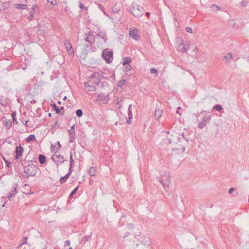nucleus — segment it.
Wrapping results in <instances>:
<instances>
[{"instance_id": "obj_1", "label": "nucleus", "mask_w": 249, "mask_h": 249, "mask_svg": "<svg viewBox=\"0 0 249 249\" xmlns=\"http://www.w3.org/2000/svg\"><path fill=\"white\" fill-rule=\"evenodd\" d=\"M24 171L22 173L23 177L26 178H29L30 177H34L36 175L37 170V167L34 165H28L24 168Z\"/></svg>"}, {"instance_id": "obj_2", "label": "nucleus", "mask_w": 249, "mask_h": 249, "mask_svg": "<svg viewBox=\"0 0 249 249\" xmlns=\"http://www.w3.org/2000/svg\"><path fill=\"white\" fill-rule=\"evenodd\" d=\"M130 12L135 17H141L144 13L143 8L136 3H132L129 8Z\"/></svg>"}, {"instance_id": "obj_3", "label": "nucleus", "mask_w": 249, "mask_h": 249, "mask_svg": "<svg viewBox=\"0 0 249 249\" xmlns=\"http://www.w3.org/2000/svg\"><path fill=\"white\" fill-rule=\"evenodd\" d=\"M102 56L106 63H110L113 60V52L109 51L108 49H104L102 53Z\"/></svg>"}, {"instance_id": "obj_4", "label": "nucleus", "mask_w": 249, "mask_h": 249, "mask_svg": "<svg viewBox=\"0 0 249 249\" xmlns=\"http://www.w3.org/2000/svg\"><path fill=\"white\" fill-rule=\"evenodd\" d=\"M160 182L161 183L164 188L169 187L170 184V176L168 173H165L161 176Z\"/></svg>"}, {"instance_id": "obj_5", "label": "nucleus", "mask_w": 249, "mask_h": 249, "mask_svg": "<svg viewBox=\"0 0 249 249\" xmlns=\"http://www.w3.org/2000/svg\"><path fill=\"white\" fill-rule=\"evenodd\" d=\"M101 80V77L100 73L94 72L91 76L89 77L88 81H89V83H91L96 86L99 84Z\"/></svg>"}, {"instance_id": "obj_6", "label": "nucleus", "mask_w": 249, "mask_h": 249, "mask_svg": "<svg viewBox=\"0 0 249 249\" xmlns=\"http://www.w3.org/2000/svg\"><path fill=\"white\" fill-rule=\"evenodd\" d=\"M176 42L177 43V49L178 51L181 53H185L187 52L188 48L186 47L183 40L181 38H177Z\"/></svg>"}, {"instance_id": "obj_7", "label": "nucleus", "mask_w": 249, "mask_h": 249, "mask_svg": "<svg viewBox=\"0 0 249 249\" xmlns=\"http://www.w3.org/2000/svg\"><path fill=\"white\" fill-rule=\"evenodd\" d=\"M130 36L136 40H139L140 38V32L138 29L132 27L129 29Z\"/></svg>"}, {"instance_id": "obj_8", "label": "nucleus", "mask_w": 249, "mask_h": 249, "mask_svg": "<svg viewBox=\"0 0 249 249\" xmlns=\"http://www.w3.org/2000/svg\"><path fill=\"white\" fill-rule=\"evenodd\" d=\"M84 89L85 91H93L96 90L95 86L91 83H89V81L84 83Z\"/></svg>"}, {"instance_id": "obj_9", "label": "nucleus", "mask_w": 249, "mask_h": 249, "mask_svg": "<svg viewBox=\"0 0 249 249\" xmlns=\"http://www.w3.org/2000/svg\"><path fill=\"white\" fill-rule=\"evenodd\" d=\"M84 39L86 42L89 43H93L94 42V36L91 32H89L88 34H85Z\"/></svg>"}, {"instance_id": "obj_10", "label": "nucleus", "mask_w": 249, "mask_h": 249, "mask_svg": "<svg viewBox=\"0 0 249 249\" xmlns=\"http://www.w3.org/2000/svg\"><path fill=\"white\" fill-rule=\"evenodd\" d=\"M23 148L21 146H17L16 148L15 153V159L18 160L20 158V157L22 155L23 153Z\"/></svg>"}, {"instance_id": "obj_11", "label": "nucleus", "mask_w": 249, "mask_h": 249, "mask_svg": "<svg viewBox=\"0 0 249 249\" xmlns=\"http://www.w3.org/2000/svg\"><path fill=\"white\" fill-rule=\"evenodd\" d=\"M210 120L211 116L204 117L203 119V120L199 123L198 127L201 129L204 128L206 124L209 123Z\"/></svg>"}, {"instance_id": "obj_12", "label": "nucleus", "mask_w": 249, "mask_h": 249, "mask_svg": "<svg viewBox=\"0 0 249 249\" xmlns=\"http://www.w3.org/2000/svg\"><path fill=\"white\" fill-rule=\"evenodd\" d=\"M52 159L57 165L64 162L63 156L60 155H54L52 156Z\"/></svg>"}, {"instance_id": "obj_13", "label": "nucleus", "mask_w": 249, "mask_h": 249, "mask_svg": "<svg viewBox=\"0 0 249 249\" xmlns=\"http://www.w3.org/2000/svg\"><path fill=\"white\" fill-rule=\"evenodd\" d=\"M65 47L69 54H71L73 53V50L72 45L70 41L67 40L64 43Z\"/></svg>"}, {"instance_id": "obj_14", "label": "nucleus", "mask_w": 249, "mask_h": 249, "mask_svg": "<svg viewBox=\"0 0 249 249\" xmlns=\"http://www.w3.org/2000/svg\"><path fill=\"white\" fill-rule=\"evenodd\" d=\"M97 100L107 102L108 101V94H105L104 93H100L97 96Z\"/></svg>"}, {"instance_id": "obj_15", "label": "nucleus", "mask_w": 249, "mask_h": 249, "mask_svg": "<svg viewBox=\"0 0 249 249\" xmlns=\"http://www.w3.org/2000/svg\"><path fill=\"white\" fill-rule=\"evenodd\" d=\"M128 115V119L127 120V123L128 124L131 123V120L132 118V105H129L128 108V111H127Z\"/></svg>"}, {"instance_id": "obj_16", "label": "nucleus", "mask_w": 249, "mask_h": 249, "mask_svg": "<svg viewBox=\"0 0 249 249\" xmlns=\"http://www.w3.org/2000/svg\"><path fill=\"white\" fill-rule=\"evenodd\" d=\"M92 235V233L90 232L89 235H86L84 237H83L80 241V243L85 244L86 243V242L88 241L90 239Z\"/></svg>"}, {"instance_id": "obj_17", "label": "nucleus", "mask_w": 249, "mask_h": 249, "mask_svg": "<svg viewBox=\"0 0 249 249\" xmlns=\"http://www.w3.org/2000/svg\"><path fill=\"white\" fill-rule=\"evenodd\" d=\"M12 122L10 120L5 119L3 121V124L7 129H9L12 126Z\"/></svg>"}, {"instance_id": "obj_18", "label": "nucleus", "mask_w": 249, "mask_h": 249, "mask_svg": "<svg viewBox=\"0 0 249 249\" xmlns=\"http://www.w3.org/2000/svg\"><path fill=\"white\" fill-rule=\"evenodd\" d=\"M162 110L160 109V108H156L155 114H154V117L156 120H158L162 114Z\"/></svg>"}, {"instance_id": "obj_19", "label": "nucleus", "mask_w": 249, "mask_h": 249, "mask_svg": "<svg viewBox=\"0 0 249 249\" xmlns=\"http://www.w3.org/2000/svg\"><path fill=\"white\" fill-rule=\"evenodd\" d=\"M17 192V187H14L13 189L7 195V197L10 199L11 197H14Z\"/></svg>"}, {"instance_id": "obj_20", "label": "nucleus", "mask_w": 249, "mask_h": 249, "mask_svg": "<svg viewBox=\"0 0 249 249\" xmlns=\"http://www.w3.org/2000/svg\"><path fill=\"white\" fill-rule=\"evenodd\" d=\"M15 8L18 9L25 10L27 9V5L25 4H16Z\"/></svg>"}, {"instance_id": "obj_21", "label": "nucleus", "mask_w": 249, "mask_h": 249, "mask_svg": "<svg viewBox=\"0 0 249 249\" xmlns=\"http://www.w3.org/2000/svg\"><path fill=\"white\" fill-rule=\"evenodd\" d=\"M38 160L41 164L45 163L46 161V158L45 156L42 154L39 155L38 157Z\"/></svg>"}, {"instance_id": "obj_22", "label": "nucleus", "mask_w": 249, "mask_h": 249, "mask_svg": "<svg viewBox=\"0 0 249 249\" xmlns=\"http://www.w3.org/2000/svg\"><path fill=\"white\" fill-rule=\"evenodd\" d=\"M52 107L53 108L54 110H55L56 112L58 114H61V115H63L64 114V113L63 112H61V111H60V108H59V107L58 106H57L55 104H53V105H51Z\"/></svg>"}, {"instance_id": "obj_23", "label": "nucleus", "mask_w": 249, "mask_h": 249, "mask_svg": "<svg viewBox=\"0 0 249 249\" xmlns=\"http://www.w3.org/2000/svg\"><path fill=\"white\" fill-rule=\"evenodd\" d=\"M32 11H33L34 13H39V7L37 4H34L32 5Z\"/></svg>"}, {"instance_id": "obj_24", "label": "nucleus", "mask_w": 249, "mask_h": 249, "mask_svg": "<svg viewBox=\"0 0 249 249\" xmlns=\"http://www.w3.org/2000/svg\"><path fill=\"white\" fill-rule=\"evenodd\" d=\"M34 140H36V137L34 134L30 135L28 137L26 138V141L27 142H29L31 141Z\"/></svg>"}, {"instance_id": "obj_25", "label": "nucleus", "mask_w": 249, "mask_h": 249, "mask_svg": "<svg viewBox=\"0 0 249 249\" xmlns=\"http://www.w3.org/2000/svg\"><path fill=\"white\" fill-rule=\"evenodd\" d=\"M97 36L100 37L101 38L103 39L105 42H106L107 39L106 38V35L105 32H100L98 34H97Z\"/></svg>"}, {"instance_id": "obj_26", "label": "nucleus", "mask_w": 249, "mask_h": 249, "mask_svg": "<svg viewBox=\"0 0 249 249\" xmlns=\"http://www.w3.org/2000/svg\"><path fill=\"white\" fill-rule=\"evenodd\" d=\"M69 177H70V176L67 174L65 176L61 177L59 180L60 183L61 184L64 183L67 181V180L68 179V178H69Z\"/></svg>"}, {"instance_id": "obj_27", "label": "nucleus", "mask_w": 249, "mask_h": 249, "mask_svg": "<svg viewBox=\"0 0 249 249\" xmlns=\"http://www.w3.org/2000/svg\"><path fill=\"white\" fill-rule=\"evenodd\" d=\"M131 62V58L129 56L125 57L123 63V65L129 64Z\"/></svg>"}, {"instance_id": "obj_28", "label": "nucleus", "mask_w": 249, "mask_h": 249, "mask_svg": "<svg viewBox=\"0 0 249 249\" xmlns=\"http://www.w3.org/2000/svg\"><path fill=\"white\" fill-rule=\"evenodd\" d=\"M28 238L27 237H24L23 239L21 241L20 244L18 245V248H19L24 244H27Z\"/></svg>"}, {"instance_id": "obj_29", "label": "nucleus", "mask_w": 249, "mask_h": 249, "mask_svg": "<svg viewBox=\"0 0 249 249\" xmlns=\"http://www.w3.org/2000/svg\"><path fill=\"white\" fill-rule=\"evenodd\" d=\"M89 173L91 176H95L96 173L95 168L92 167H90L89 169Z\"/></svg>"}, {"instance_id": "obj_30", "label": "nucleus", "mask_w": 249, "mask_h": 249, "mask_svg": "<svg viewBox=\"0 0 249 249\" xmlns=\"http://www.w3.org/2000/svg\"><path fill=\"white\" fill-rule=\"evenodd\" d=\"M126 83V80L125 79H123L119 80L117 83V86L119 87H122L123 85H124Z\"/></svg>"}, {"instance_id": "obj_31", "label": "nucleus", "mask_w": 249, "mask_h": 249, "mask_svg": "<svg viewBox=\"0 0 249 249\" xmlns=\"http://www.w3.org/2000/svg\"><path fill=\"white\" fill-rule=\"evenodd\" d=\"M112 11L113 14H118L120 12V8L116 5L113 6L112 8Z\"/></svg>"}, {"instance_id": "obj_32", "label": "nucleus", "mask_w": 249, "mask_h": 249, "mask_svg": "<svg viewBox=\"0 0 249 249\" xmlns=\"http://www.w3.org/2000/svg\"><path fill=\"white\" fill-rule=\"evenodd\" d=\"M213 109L219 111L222 109V107L220 105H216L213 107Z\"/></svg>"}, {"instance_id": "obj_33", "label": "nucleus", "mask_w": 249, "mask_h": 249, "mask_svg": "<svg viewBox=\"0 0 249 249\" xmlns=\"http://www.w3.org/2000/svg\"><path fill=\"white\" fill-rule=\"evenodd\" d=\"M35 13H34L33 11H31L30 15L27 17L28 19L29 20L31 21L34 19Z\"/></svg>"}, {"instance_id": "obj_34", "label": "nucleus", "mask_w": 249, "mask_h": 249, "mask_svg": "<svg viewBox=\"0 0 249 249\" xmlns=\"http://www.w3.org/2000/svg\"><path fill=\"white\" fill-rule=\"evenodd\" d=\"M78 186H77L76 187H75L73 190L71 192V193L70 194V196H69V197H72L73 196V195L74 194H75L77 191H78Z\"/></svg>"}, {"instance_id": "obj_35", "label": "nucleus", "mask_w": 249, "mask_h": 249, "mask_svg": "<svg viewBox=\"0 0 249 249\" xmlns=\"http://www.w3.org/2000/svg\"><path fill=\"white\" fill-rule=\"evenodd\" d=\"M12 119H13V121L14 123H15L16 124H18V122L17 120V118H16V112H14L12 113Z\"/></svg>"}, {"instance_id": "obj_36", "label": "nucleus", "mask_w": 249, "mask_h": 249, "mask_svg": "<svg viewBox=\"0 0 249 249\" xmlns=\"http://www.w3.org/2000/svg\"><path fill=\"white\" fill-rule=\"evenodd\" d=\"M76 114L78 117H81L83 115L82 110L80 109H77L76 111Z\"/></svg>"}, {"instance_id": "obj_37", "label": "nucleus", "mask_w": 249, "mask_h": 249, "mask_svg": "<svg viewBox=\"0 0 249 249\" xmlns=\"http://www.w3.org/2000/svg\"><path fill=\"white\" fill-rule=\"evenodd\" d=\"M9 6V4L7 2H4L3 3L1 6H0L1 8L2 9V11L8 8Z\"/></svg>"}, {"instance_id": "obj_38", "label": "nucleus", "mask_w": 249, "mask_h": 249, "mask_svg": "<svg viewBox=\"0 0 249 249\" xmlns=\"http://www.w3.org/2000/svg\"><path fill=\"white\" fill-rule=\"evenodd\" d=\"M225 58L226 59H231L232 58V54L231 53H228L225 56Z\"/></svg>"}, {"instance_id": "obj_39", "label": "nucleus", "mask_w": 249, "mask_h": 249, "mask_svg": "<svg viewBox=\"0 0 249 249\" xmlns=\"http://www.w3.org/2000/svg\"><path fill=\"white\" fill-rule=\"evenodd\" d=\"M73 160L72 158V154L71 152L70 153V165H71V167H72L73 163Z\"/></svg>"}, {"instance_id": "obj_40", "label": "nucleus", "mask_w": 249, "mask_h": 249, "mask_svg": "<svg viewBox=\"0 0 249 249\" xmlns=\"http://www.w3.org/2000/svg\"><path fill=\"white\" fill-rule=\"evenodd\" d=\"M79 6L81 9L83 10H87L88 7L85 6L83 4V3L81 2H79Z\"/></svg>"}, {"instance_id": "obj_41", "label": "nucleus", "mask_w": 249, "mask_h": 249, "mask_svg": "<svg viewBox=\"0 0 249 249\" xmlns=\"http://www.w3.org/2000/svg\"><path fill=\"white\" fill-rule=\"evenodd\" d=\"M2 158L4 160L7 167L8 168L11 167L10 162L9 161H8L7 160H6L4 157H2Z\"/></svg>"}, {"instance_id": "obj_42", "label": "nucleus", "mask_w": 249, "mask_h": 249, "mask_svg": "<svg viewBox=\"0 0 249 249\" xmlns=\"http://www.w3.org/2000/svg\"><path fill=\"white\" fill-rule=\"evenodd\" d=\"M48 2L50 3L52 5H56L57 4L56 0H47Z\"/></svg>"}, {"instance_id": "obj_43", "label": "nucleus", "mask_w": 249, "mask_h": 249, "mask_svg": "<svg viewBox=\"0 0 249 249\" xmlns=\"http://www.w3.org/2000/svg\"><path fill=\"white\" fill-rule=\"evenodd\" d=\"M75 140V135H70V142H73Z\"/></svg>"}, {"instance_id": "obj_44", "label": "nucleus", "mask_w": 249, "mask_h": 249, "mask_svg": "<svg viewBox=\"0 0 249 249\" xmlns=\"http://www.w3.org/2000/svg\"><path fill=\"white\" fill-rule=\"evenodd\" d=\"M150 73L151 74H158V71L157 70H156L154 68H152L150 70Z\"/></svg>"}, {"instance_id": "obj_45", "label": "nucleus", "mask_w": 249, "mask_h": 249, "mask_svg": "<svg viewBox=\"0 0 249 249\" xmlns=\"http://www.w3.org/2000/svg\"><path fill=\"white\" fill-rule=\"evenodd\" d=\"M127 65L125 66V69H126V72L128 73V71L131 70L132 67L129 64H126Z\"/></svg>"}, {"instance_id": "obj_46", "label": "nucleus", "mask_w": 249, "mask_h": 249, "mask_svg": "<svg viewBox=\"0 0 249 249\" xmlns=\"http://www.w3.org/2000/svg\"><path fill=\"white\" fill-rule=\"evenodd\" d=\"M185 30L188 33H193V30L190 27H186L185 28Z\"/></svg>"}, {"instance_id": "obj_47", "label": "nucleus", "mask_w": 249, "mask_h": 249, "mask_svg": "<svg viewBox=\"0 0 249 249\" xmlns=\"http://www.w3.org/2000/svg\"><path fill=\"white\" fill-rule=\"evenodd\" d=\"M176 150H177V151H180V152H183L185 150V148L184 147H181V148H175ZM175 149H173V150H174Z\"/></svg>"}, {"instance_id": "obj_48", "label": "nucleus", "mask_w": 249, "mask_h": 249, "mask_svg": "<svg viewBox=\"0 0 249 249\" xmlns=\"http://www.w3.org/2000/svg\"><path fill=\"white\" fill-rule=\"evenodd\" d=\"M248 4V2L245 0H243L241 2V5L243 7H246Z\"/></svg>"}, {"instance_id": "obj_49", "label": "nucleus", "mask_w": 249, "mask_h": 249, "mask_svg": "<svg viewBox=\"0 0 249 249\" xmlns=\"http://www.w3.org/2000/svg\"><path fill=\"white\" fill-rule=\"evenodd\" d=\"M69 135H75V130H69Z\"/></svg>"}, {"instance_id": "obj_50", "label": "nucleus", "mask_w": 249, "mask_h": 249, "mask_svg": "<svg viewBox=\"0 0 249 249\" xmlns=\"http://www.w3.org/2000/svg\"><path fill=\"white\" fill-rule=\"evenodd\" d=\"M72 167H71V165H70V168H69V172L68 173H67V174L69 176L71 175L72 171Z\"/></svg>"}, {"instance_id": "obj_51", "label": "nucleus", "mask_w": 249, "mask_h": 249, "mask_svg": "<svg viewBox=\"0 0 249 249\" xmlns=\"http://www.w3.org/2000/svg\"><path fill=\"white\" fill-rule=\"evenodd\" d=\"M70 241L69 240H67L65 242V246H69L70 245Z\"/></svg>"}, {"instance_id": "obj_52", "label": "nucleus", "mask_w": 249, "mask_h": 249, "mask_svg": "<svg viewBox=\"0 0 249 249\" xmlns=\"http://www.w3.org/2000/svg\"><path fill=\"white\" fill-rule=\"evenodd\" d=\"M234 189H235L234 188H231L230 189H229L228 192L230 194H232Z\"/></svg>"}, {"instance_id": "obj_53", "label": "nucleus", "mask_w": 249, "mask_h": 249, "mask_svg": "<svg viewBox=\"0 0 249 249\" xmlns=\"http://www.w3.org/2000/svg\"><path fill=\"white\" fill-rule=\"evenodd\" d=\"M128 227L129 229H132L134 227V225L133 224H129L128 225Z\"/></svg>"}, {"instance_id": "obj_54", "label": "nucleus", "mask_w": 249, "mask_h": 249, "mask_svg": "<svg viewBox=\"0 0 249 249\" xmlns=\"http://www.w3.org/2000/svg\"><path fill=\"white\" fill-rule=\"evenodd\" d=\"M130 233L129 232H126V233H125L123 238H125V237H128Z\"/></svg>"}, {"instance_id": "obj_55", "label": "nucleus", "mask_w": 249, "mask_h": 249, "mask_svg": "<svg viewBox=\"0 0 249 249\" xmlns=\"http://www.w3.org/2000/svg\"><path fill=\"white\" fill-rule=\"evenodd\" d=\"M99 8L102 10V11H104V7L100 5H99Z\"/></svg>"}, {"instance_id": "obj_56", "label": "nucleus", "mask_w": 249, "mask_h": 249, "mask_svg": "<svg viewBox=\"0 0 249 249\" xmlns=\"http://www.w3.org/2000/svg\"><path fill=\"white\" fill-rule=\"evenodd\" d=\"M70 129L75 130V125H72Z\"/></svg>"}, {"instance_id": "obj_57", "label": "nucleus", "mask_w": 249, "mask_h": 249, "mask_svg": "<svg viewBox=\"0 0 249 249\" xmlns=\"http://www.w3.org/2000/svg\"><path fill=\"white\" fill-rule=\"evenodd\" d=\"M168 140H169V141H168V143H172V139H170V138H168Z\"/></svg>"}, {"instance_id": "obj_58", "label": "nucleus", "mask_w": 249, "mask_h": 249, "mask_svg": "<svg viewBox=\"0 0 249 249\" xmlns=\"http://www.w3.org/2000/svg\"><path fill=\"white\" fill-rule=\"evenodd\" d=\"M57 143H58L59 148H60L61 147V145L59 141L57 142Z\"/></svg>"}, {"instance_id": "obj_59", "label": "nucleus", "mask_w": 249, "mask_h": 249, "mask_svg": "<svg viewBox=\"0 0 249 249\" xmlns=\"http://www.w3.org/2000/svg\"><path fill=\"white\" fill-rule=\"evenodd\" d=\"M216 7V9H217V10H220V7L219 6H216V7Z\"/></svg>"}, {"instance_id": "obj_60", "label": "nucleus", "mask_w": 249, "mask_h": 249, "mask_svg": "<svg viewBox=\"0 0 249 249\" xmlns=\"http://www.w3.org/2000/svg\"><path fill=\"white\" fill-rule=\"evenodd\" d=\"M101 78H102V77H103V78H104V79H107V77H106V76H104L102 75V74H101Z\"/></svg>"}, {"instance_id": "obj_61", "label": "nucleus", "mask_w": 249, "mask_h": 249, "mask_svg": "<svg viewBox=\"0 0 249 249\" xmlns=\"http://www.w3.org/2000/svg\"><path fill=\"white\" fill-rule=\"evenodd\" d=\"M145 15L146 16H149L150 15V13L149 12H146V14H145Z\"/></svg>"}, {"instance_id": "obj_62", "label": "nucleus", "mask_w": 249, "mask_h": 249, "mask_svg": "<svg viewBox=\"0 0 249 249\" xmlns=\"http://www.w3.org/2000/svg\"><path fill=\"white\" fill-rule=\"evenodd\" d=\"M121 101H117V104L116 105L118 106V105H120V103Z\"/></svg>"}, {"instance_id": "obj_63", "label": "nucleus", "mask_w": 249, "mask_h": 249, "mask_svg": "<svg viewBox=\"0 0 249 249\" xmlns=\"http://www.w3.org/2000/svg\"><path fill=\"white\" fill-rule=\"evenodd\" d=\"M201 115H202V117H204V114H203V112H202V113H201L199 115V116H201Z\"/></svg>"}, {"instance_id": "obj_64", "label": "nucleus", "mask_w": 249, "mask_h": 249, "mask_svg": "<svg viewBox=\"0 0 249 249\" xmlns=\"http://www.w3.org/2000/svg\"><path fill=\"white\" fill-rule=\"evenodd\" d=\"M64 109V107H60V111H61V110H63Z\"/></svg>"}]
</instances>
